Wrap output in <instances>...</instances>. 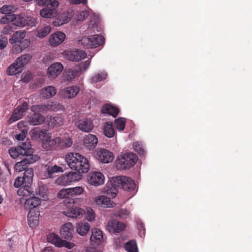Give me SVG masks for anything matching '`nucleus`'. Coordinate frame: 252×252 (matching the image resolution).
<instances>
[{
  "instance_id": "obj_19",
  "label": "nucleus",
  "mask_w": 252,
  "mask_h": 252,
  "mask_svg": "<svg viewBox=\"0 0 252 252\" xmlns=\"http://www.w3.org/2000/svg\"><path fill=\"white\" fill-rule=\"evenodd\" d=\"M94 202L96 205L103 208H112L115 205V203L111 201L109 197L104 195L96 196L94 199Z\"/></svg>"
},
{
  "instance_id": "obj_17",
  "label": "nucleus",
  "mask_w": 252,
  "mask_h": 252,
  "mask_svg": "<svg viewBox=\"0 0 252 252\" xmlns=\"http://www.w3.org/2000/svg\"><path fill=\"white\" fill-rule=\"evenodd\" d=\"M63 69V66L61 63L57 62L52 63L48 68V76L50 78H55L62 72Z\"/></svg>"
},
{
  "instance_id": "obj_35",
  "label": "nucleus",
  "mask_w": 252,
  "mask_h": 252,
  "mask_svg": "<svg viewBox=\"0 0 252 252\" xmlns=\"http://www.w3.org/2000/svg\"><path fill=\"white\" fill-rule=\"evenodd\" d=\"M29 44V42L27 40H25L19 44H14L13 46L12 52L13 54H17L23 51L26 48Z\"/></svg>"
},
{
  "instance_id": "obj_14",
  "label": "nucleus",
  "mask_w": 252,
  "mask_h": 252,
  "mask_svg": "<svg viewBox=\"0 0 252 252\" xmlns=\"http://www.w3.org/2000/svg\"><path fill=\"white\" fill-rule=\"evenodd\" d=\"M66 58L72 62H79L86 58V53L82 50H74L65 52Z\"/></svg>"
},
{
  "instance_id": "obj_51",
  "label": "nucleus",
  "mask_w": 252,
  "mask_h": 252,
  "mask_svg": "<svg viewBox=\"0 0 252 252\" xmlns=\"http://www.w3.org/2000/svg\"><path fill=\"white\" fill-rule=\"evenodd\" d=\"M115 215L122 219H127L130 217V213L128 210L122 208Z\"/></svg>"
},
{
  "instance_id": "obj_46",
  "label": "nucleus",
  "mask_w": 252,
  "mask_h": 252,
  "mask_svg": "<svg viewBox=\"0 0 252 252\" xmlns=\"http://www.w3.org/2000/svg\"><path fill=\"white\" fill-rule=\"evenodd\" d=\"M69 195L70 196L80 195L84 191V188L82 187H75L74 188H68Z\"/></svg>"
},
{
  "instance_id": "obj_54",
  "label": "nucleus",
  "mask_w": 252,
  "mask_h": 252,
  "mask_svg": "<svg viewBox=\"0 0 252 252\" xmlns=\"http://www.w3.org/2000/svg\"><path fill=\"white\" fill-rule=\"evenodd\" d=\"M47 111H55L59 110L61 106L57 102H49L46 104Z\"/></svg>"
},
{
  "instance_id": "obj_11",
  "label": "nucleus",
  "mask_w": 252,
  "mask_h": 252,
  "mask_svg": "<svg viewBox=\"0 0 252 252\" xmlns=\"http://www.w3.org/2000/svg\"><path fill=\"white\" fill-rule=\"evenodd\" d=\"M125 227V223L114 219L108 220L106 225L107 230L112 233H119L122 231Z\"/></svg>"
},
{
  "instance_id": "obj_33",
  "label": "nucleus",
  "mask_w": 252,
  "mask_h": 252,
  "mask_svg": "<svg viewBox=\"0 0 252 252\" xmlns=\"http://www.w3.org/2000/svg\"><path fill=\"white\" fill-rule=\"evenodd\" d=\"M57 90L55 87L47 86L41 90V95L45 98H48L53 97L56 94Z\"/></svg>"
},
{
  "instance_id": "obj_27",
  "label": "nucleus",
  "mask_w": 252,
  "mask_h": 252,
  "mask_svg": "<svg viewBox=\"0 0 252 252\" xmlns=\"http://www.w3.org/2000/svg\"><path fill=\"white\" fill-rule=\"evenodd\" d=\"M97 137L92 134L86 135L84 138V145L90 150L94 149L97 144Z\"/></svg>"
},
{
  "instance_id": "obj_29",
  "label": "nucleus",
  "mask_w": 252,
  "mask_h": 252,
  "mask_svg": "<svg viewBox=\"0 0 252 252\" xmlns=\"http://www.w3.org/2000/svg\"><path fill=\"white\" fill-rule=\"evenodd\" d=\"M41 203V199L38 197L34 196L31 197L26 199L24 207L25 208H29L32 210V208H35L38 207Z\"/></svg>"
},
{
  "instance_id": "obj_1",
  "label": "nucleus",
  "mask_w": 252,
  "mask_h": 252,
  "mask_svg": "<svg viewBox=\"0 0 252 252\" xmlns=\"http://www.w3.org/2000/svg\"><path fill=\"white\" fill-rule=\"evenodd\" d=\"M65 161L68 166L79 173H87L90 167L89 161L83 155L77 153H70L66 155Z\"/></svg>"
},
{
  "instance_id": "obj_64",
  "label": "nucleus",
  "mask_w": 252,
  "mask_h": 252,
  "mask_svg": "<svg viewBox=\"0 0 252 252\" xmlns=\"http://www.w3.org/2000/svg\"><path fill=\"white\" fill-rule=\"evenodd\" d=\"M12 32V27L9 25L5 26L1 30V33L5 35L10 34Z\"/></svg>"
},
{
  "instance_id": "obj_60",
  "label": "nucleus",
  "mask_w": 252,
  "mask_h": 252,
  "mask_svg": "<svg viewBox=\"0 0 252 252\" xmlns=\"http://www.w3.org/2000/svg\"><path fill=\"white\" fill-rule=\"evenodd\" d=\"M91 63V61L89 60H86L84 63H82L78 66H76L77 68H80V72H81L82 70L83 69L84 71H86L90 66Z\"/></svg>"
},
{
  "instance_id": "obj_32",
  "label": "nucleus",
  "mask_w": 252,
  "mask_h": 252,
  "mask_svg": "<svg viewBox=\"0 0 252 252\" xmlns=\"http://www.w3.org/2000/svg\"><path fill=\"white\" fill-rule=\"evenodd\" d=\"M34 113L29 119V123L33 126L42 124L45 121V118L39 113Z\"/></svg>"
},
{
  "instance_id": "obj_39",
  "label": "nucleus",
  "mask_w": 252,
  "mask_h": 252,
  "mask_svg": "<svg viewBox=\"0 0 252 252\" xmlns=\"http://www.w3.org/2000/svg\"><path fill=\"white\" fill-rule=\"evenodd\" d=\"M103 133L108 138H111L114 136L115 130L112 124L108 122L105 124L103 128Z\"/></svg>"
},
{
  "instance_id": "obj_59",
  "label": "nucleus",
  "mask_w": 252,
  "mask_h": 252,
  "mask_svg": "<svg viewBox=\"0 0 252 252\" xmlns=\"http://www.w3.org/2000/svg\"><path fill=\"white\" fill-rule=\"evenodd\" d=\"M69 191L67 189H63L60 190L57 194V197L59 198H65L69 196Z\"/></svg>"
},
{
  "instance_id": "obj_9",
  "label": "nucleus",
  "mask_w": 252,
  "mask_h": 252,
  "mask_svg": "<svg viewBox=\"0 0 252 252\" xmlns=\"http://www.w3.org/2000/svg\"><path fill=\"white\" fill-rule=\"evenodd\" d=\"M59 140L57 137L52 139L51 133L48 131L42 140V146L43 149L47 151L55 150L59 147V143L60 141Z\"/></svg>"
},
{
  "instance_id": "obj_28",
  "label": "nucleus",
  "mask_w": 252,
  "mask_h": 252,
  "mask_svg": "<svg viewBox=\"0 0 252 252\" xmlns=\"http://www.w3.org/2000/svg\"><path fill=\"white\" fill-rule=\"evenodd\" d=\"M48 132V130L40 129L39 128L35 127L30 131V134L32 139L34 140H38L39 139L42 140Z\"/></svg>"
},
{
  "instance_id": "obj_10",
  "label": "nucleus",
  "mask_w": 252,
  "mask_h": 252,
  "mask_svg": "<svg viewBox=\"0 0 252 252\" xmlns=\"http://www.w3.org/2000/svg\"><path fill=\"white\" fill-rule=\"evenodd\" d=\"M28 110V103L26 102H23L14 109L9 119V121L15 122L21 119L25 115Z\"/></svg>"
},
{
  "instance_id": "obj_34",
  "label": "nucleus",
  "mask_w": 252,
  "mask_h": 252,
  "mask_svg": "<svg viewBox=\"0 0 252 252\" xmlns=\"http://www.w3.org/2000/svg\"><path fill=\"white\" fill-rule=\"evenodd\" d=\"M23 69L20 67L17 62L11 64L6 69V74L8 75H13L22 72Z\"/></svg>"
},
{
  "instance_id": "obj_24",
  "label": "nucleus",
  "mask_w": 252,
  "mask_h": 252,
  "mask_svg": "<svg viewBox=\"0 0 252 252\" xmlns=\"http://www.w3.org/2000/svg\"><path fill=\"white\" fill-rule=\"evenodd\" d=\"M117 185H114L112 182V178L110 184H107L103 188V192L112 198H115L118 192Z\"/></svg>"
},
{
  "instance_id": "obj_63",
  "label": "nucleus",
  "mask_w": 252,
  "mask_h": 252,
  "mask_svg": "<svg viewBox=\"0 0 252 252\" xmlns=\"http://www.w3.org/2000/svg\"><path fill=\"white\" fill-rule=\"evenodd\" d=\"M27 131L26 130H23V131H21V133L17 134L15 137L18 141H24L27 135Z\"/></svg>"
},
{
  "instance_id": "obj_13",
  "label": "nucleus",
  "mask_w": 252,
  "mask_h": 252,
  "mask_svg": "<svg viewBox=\"0 0 252 252\" xmlns=\"http://www.w3.org/2000/svg\"><path fill=\"white\" fill-rule=\"evenodd\" d=\"M38 157L37 156H35V158L34 159L31 158V156H27L26 158L15 164L14 167L15 170L17 172H21L24 170L25 171L27 169L29 168H28L29 164L33 163L38 160Z\"/></svg>"
},
{
  "instance_id": "obj_12",
  "label": "nucleus",
  "mask_w": 252,
  "mask_h": 252,
  "mask_svg": "<svg viewBox=\"0 0 252 252\" xmlns=\"http://www.w3.org/2000/svg\"><path fill=\"white\" fill-rule=\"evenodd\" d=\"M88 183L94 186H99L104 183L105 177L100 172H92L90 173L88 179Z\"/></svg>"
},
{
  "instance_id": "obj_40",
  "label": "nucleus",
  "mask_w": 252,
  "mask_h": 252,
  "mask_svg": "<svg viewBox=\"0 0 252 252\" xmlns=\"http://www.w3.org/2000/svg\"><path fill=\"white\" fill-rule=\"evenodd\" d=\"M47 240L49 242L54 244L56 247H62V239L58 235L55 233H51L48 236Z\"/></svg>"
},
{
  "instance_id": "obj_52",
  "label": "nucleus",
  "mask_w": 252,
  "mask_h": 252,
  "mask_svg": "<svg viewBox=\"0 0 252 252\" xmlns=\"http://www.w3.org/2000/svg\"><path fill=\"white\" fill-rule=\"evenodd\" d=\"M31 110L37 113L47 111L46 104L33 105L31 107Z\"/></svg>"
},
{
  "instance_id": "obj_31",
  "label": "nucleus",
  "mask_w": 252,
  "mask_h": 252,
  "mask_svg": "<svg viewBox=\"0 0 252 252\" xmlns=\"http://www.w3.org/2000/svg\"><path fill=\"white\" fill-rule=\"evenodd\" d=\"M31 185L26 184L17 190V194L23 197H28L31 195H34L33 191L31 187Z\"/></svg>"
},
{
  "instance_id": "obj_49",
  "label": "nucleus",
  "mask_w": 252,
  "mask_h": 252,
  "mask_svg": "<svg viewBox=\"0 0 252 252\" xmlns=\"http://www.w3.org/2000/svg\"><path fill=\"white\" fill-rule=\"evenodd\" d=\"M125 119L123 118H118L117 119H115V120L116 127L118 130L120 131H122L125 129Z\"/></svg>"
},
{
  "instance_id": "obj_38",
  "label": "nucleus",
  "mask_w": 252,
  "mask_h": 252,
  "mask_svg": "<svg viewBox=\"0 0 252 252\" xmlns=\"http://www.w3.org/2000/svg\"><path fill=\"white\" fill-rule=\"evenodd\" d=\"M90 229V225L88 222H81L78 224L77 231L81 236H85Z\"/></svg>"
},
{
  "instance_id": "obj_43",
  "label": "nucleus",
  "mask_w": 252,
  "mask_h": 252,
  "mask_svg": "<svg viewBox=\"0 0 252 252\" xmlns=\"http://www.w3.org/2000/svg\"><path fill=\"white\" fill-rule=\"evenodd\" d=\"M63 118L61 116L50 117L48 125L51 127L63 125Z\"/></svg>"
},
{
  "instance_id": "obj_2",
  "label": "nucleus",
  "mask_w": 252,
  "mask_h": 252,
  "mask_svg": "<svg viewBox=\"0 0 252 252\" xmlns=\"http://www.w3.org/2000/svg\"><path fill=\"white\" fill-rule=\"evenodd\" d=\"M112 182L114 185H117L119 188L124 190L133 192V194L137 190V188L134 181L130 177L125 176H116L112 178Z\"/></svg>"
},
{
  "instance_id": "obj_58",
  "label": "nucleus",
  "mask_w": 252,
  "mask_h": 252,
  "mask_svg": "<svg viewBox=\"0 0 252 252\" xmlns=\"http://www.w3.org/2000/svg\"><path fill=\"white\" fill-rule=\"evenodd\" d=\"M17 127L21 131L23 132V130H26L27 133L28 131V124L26 121H20L17 124Z\"/></svg>"
},
{
  "instance_id": "obj_56",
  "label": "nucleus",
  "mask_w": 252,
  "mask_h": 252,
  "mask_svg": "<svg viewBox=\"0 0 252 252\" xmlns=\"http://www.w3.org/2000/svg\"><path fill=\"white\" fill-rule=\"evenodd\" d=\"M13 14H8L7 15H5L0 18V23L3 24H6L9 23L10 22H13Z\"/></svg>"
},
{
  "instance_id": "obj_41",
  "label": "nucleus",
  "mask_w": 252,
  "mask_h": 252,
  "mask_svg": "<svg viewBox=\"0 0 252 252\" xmlns=\"http://www.w3.org/2000/svg\"><path fill=\"white\" fill-rule=\"evenodd\" d=\"M124 248L127 252H138L136 242L135 240H129L124 245Z\"/></svg>"
},
{
  "instance_id": "obj_57",
  "label": "nucleus",
  "mask_w": 252,
  "mask_h": 252,
  "mask_svg": "<svg viewBox=\"0 0 252 252\" xmlns=\"http://www.w3.org/2000/svg\"><path fill=\"white\" fill-rule=\"evenodd\" d=\"M26 26L29 27H32L35 26L36 23V20L35 18L31 16H26Z\"/></svg>"
},
{
  "instance_id": "obj_30",
  "label": "nucleus",
  "mask_w": 252,
  "mask_h": 252,
  "mask_svg": "<svg viewBox=\"0 0 252 252\" xmlns=\"http://www.w3.org/2000/svg\"><path fill=\"white\" fill-rule=\"evenodd\" d=\"M101 111L102 113L109 114L114 117H116L119 112L118 108L108 104L104 105Z\"/></svg>"
},
{
  "instance_id": "obj_48",
  "label": "nucleus",
  "mask_w": 252,
  "mask_h": 252,
  "mask_svg": "<svg viewBox=\"0 0 252 252\" xmlns=\"http://www.w3.org/2000/svg\"><path fill=\"white\" fill-rule=\"evenodd\" d=\"M15 8L11 5H4L0 8V12L6 15L12 14L15 12Z\"/></svg>"
},
{
  "instance_id": "obj_61",
  "label": "nucleus",
  "mask_w": 252,
  "mask_h": 252,
  "mask_svg": "<svg viewBox=\"0 0 252 252\" xmlns=\"http://www.w3.org/2000/svg\"><path fill=\"white\" fill-rule=\"evenodd\" d=\"M13 34L15 37H17L19 43L22 42L21 40L23 39L26 36L25 32L21 31H17Z\"/></svg>"
},
{
  "instance_id": "obj_8",
  "label": "nucleus",
  "mask_w": 252,
  "mask_h": 252,
  "mask_svg": "<svg viewBox=\"0 0 252 252\" xmlns=\"http://www.w3.org/2000/svg\"><path fill=\"white\" fill-rule=\"evenodd\" d=\"M33 176V171L32 168H30L27 169L24 173L23 177H18L16 178L14 182V186L15 188H20L21 187L28 185H31L32 183Z\"/></svg>"
},
{
  "instance_id": "obj_37",
  "label": "nucleus",
  "mask_w": 252,
  "mask_h": 252,
  "mask_svg": "<svg viewBox=\"0 0 252 252\" xmlns=\"http://www.w3.org/2000/svg\"><path fill=\"white\" fill-rule=\"evenodd\" d=\"M9 153L11 157L13 158H16L20 155H25L24 150L19 147V146L11 148L9 150Z\"/></svg>"
},
{
  "instance_id": "obj_45",
  "label": "nucleus",
  "mask_w": 252,
  "mask_h": 252,
  "mask_svg": "<svg viewBox=\"0 0 252 252\" xmlns=\"http://www.w3.org/2000/svg\"><path fill=\"white\" fill-rule=\"evenodd\" d=\"M57 138H58L60 140L59 141H60L59 143V147L61 149L69 148L72 144V141L69 137L63 138L58 137Z\"/></svg>"
},
{
  "instance_id": "obj_42",
  "label": "nucleus",
  "mask_w": 252,
  "mask_h": 252,
  "mask_svg": "<svg viewBox=\"0 0 252 252\" xmlns=\"http://www.w3.org/2000/svg\"><path fill=\"white\" fill-rule=\"evenodd\" d=\"M32 56L29 54H24L18 58L16 60L17 63L23 69L24 66L27 64L31 60Z\"/></svg>"
},
{
  "instance_id": "obj_53",
  "label": "nucleus",
  "mask_w": 252,
  "mask_h": 252,
  "mask_svg": "<svg viewBox=\"0 0 252 252\" xmlns=\"http://www.w3.org/2000/svg\"><path fill=\"white\" fill-rule=\"evenodd\" d=\"M133 148L134 150L137 152L140 155H144L145 154V150L142 145L138 142H135L133 143Z\"/></svg>"
},
{
  "instance_id": "obj_55",
  "label": "nucleus",
  "mask_w": 252,
  "mask_h": 252,
  "mask_svg": "<svg viewBox=\"0 0 252 252\" xmlns=\"http://www.w3.org/2000/svg\"><path fill=\"white\" fill-rule=\"evenodd\" d=\"M86 217L88 221H92L94 220L95 217L94 211L90 208L87 209Z\"/></svg>"
},
{
  "instance_id": "obj_5",
  "label": "nucleus",
  "mask_w": 252,
  "mask_h": 252,
  "mask_svg": "<svg viewBox=\"0 0 252 252\" xmlns=\"http://www.w3.org/2000/svg\"><path fill=\"white\" fill-rule=\"evenodd\" d=\"M82 177L80 173L70 171L59 177L56 183L60 185L67 186L79 181Z\"/></svg>"
},
{
  "instance_id": "obj_7",
  "label": "nucleus",
  "mask_w": 252,
  "mask_h": 252,
  "mask_svg": "<svg viewBox=\"0 0 252 252\" xmlns=\"http://www.w3.org/2000/svg\"><path fill=\"white\" fill-rule=\"evenodd\" d=\"M47 2L48 4L44 5L46 7L40 10V14L43 18H51L56 16L59 2L58 0H48Z\"/></svg>"
},
{
  "instance_id": "obj_20",
  "label": "nucleus",
  "mask_w": 252,
  "mask_h": 252,
  "mask_svg": "<svg viewBox=\"0 0 252 252\" xmlns=\"http://www.w3.org/2000/svg\"><path fill=\"white\" fill-rule=\"evenodd\" d=\"M79 92L80 88L78 86L73 85L61 90V94L64 97L71 98L76 96Z\"/></svg>"
},
{
  "instance_id": "obj_3",
  "label": "nucleus",
  "mask_w": 252,
  "mask_h": 252,
  "mask_svg": "<svg viewBox=\"0 0 252 252\" xmlns=\"http://www.w3.org/2000/svg\"><path fill=\"white\" fill-rule=\"evenodd\" d=\"M104 37L99 34H94L90 37H83L78 40V44L87 48H96L104 44Z\"/></svg>"
},
{
  "instance_id": "obj_36",
  "label": "nucleus",
  "mask_w": 252,
  "mask_h": 252,
  "mask_svg": "<svg viewBox=\"0 0 252 252\" xmlns=\"http://www.w3.org/2000/svg\"><path fill=\"white\" fill-rule=\"evenodd\" d=\"M13 24L20 27H26V16H22L21 15L13 14Z\"/></svg>"
},
{
  "instance_id": "obj_62",
  "label": "nucleus",
  "mask_w": 252,
  "mask_h": 252,
  "mask_svg": "<svg viewBox=\"0 0 252 252\" xmlns=\"http://www.w3.org/2000/svg\"><path fill=\"white\" fill-rule=\"evenodd\" d=\"M19 146V147H21L22 149L24 150L26 155L27 153V150H29L31 148V144H30V142L28 140H27L25 142H22L21 144Z\"/></svg>"
},
{
  "instance_id": "obj_25",
  "label": "nucleus",
  "mask_w": 252,
  "mask_h": 252,
  "mask_svg": "<svg viewBox=\"0 0 252 252\" xmlns=\"http://www.w3.org/2000/svg\"><path fill=\"white\" fill-rule=\"evenodd\" d=\"M74 231V227L70 222H67L64 224L60 230L61 236L65 239H71L73 232Z\"/></svg>"
},
{
  "instance_id": "obj_23",
  "label": "nucleus",
  "mask_w": 252,
  "mask_h": 252,
  "mask_svg": "<svg viewBox=\"0 0 252 252\" xmlns=\"http://www.w3.org/2000/svg\"><path fill=\"white\" fill-rule=\"evenodd\" d=\"M65 37V35L64 33L56 32L51 35L49 42L52 46L56 47L63 43Z\"/></svg>"
},
{
  "instance_id": "obj_26",
  "label": "nucleus",
  "mask_w": 252,
  "mask_h": 252,
  "mask_svg": "<svg viewBox=\"0 0 252 252\" xmlns=\"http://www.w3.org/2000/svg\"><path fill=\"white\" fill-rule=\"evenodd\" d=\"M39 212L31 210L28 214V223L30 227L35 228L39 223Z\"/></svg>"
},
{
  "instance_id": "obj_44",
  "label": "nucleus",
  "mask_w": 252,
  "mask_h": 252,
  "mask_svg": "<svg viewBox=\"0 0 252 252\" xmlns=\"http://www.w3.org/2000/svg\"><path fill=\"white\" fill-rule=\"evenodd\" d=\"M107 74L105 72H101L94 74L91 78L92 83H95L106 79Z\"/></svg>"
},
{
  "instance_id": "obj_50",
  "label": "nucleus",
  "mask_w": 252,
  "mask_h": 252,
  "mask_svg": "<svg viewBox=\"0 0 252 252\" xmlns=\"http://www.w3.org/2000/svg\"><path fill=\"white\" fill-rule=\"evenodd\" d=\"M51 31V28L49 26H45L37 32V36L39 37L42 38L47 35Z\"/></svg>"
},
{
  "instance_id": "obj_4",
  "label": "nucleus",
  "mask_w": 252,
  "mask_h": 252,
  "mask_svg": "<svg viewBox=\"0 0 252 252\" xmlns=\"http://www.w3.org/2000/svg\"><path fill=\"white\" fill-rule=\"evenodd\" d=\"M137 160V156L135 154L127 153L122 154L117 159V163L120 167L126 169L133 166Z\"/></svg>"
},
{
  "instance_id": "obj_22",
  "label": "nucleus",
  "mask_w": 252,
  "mask_h": 252,
  "mask_svg": "<svg viewBox=\"0 0 252 252\" xmlns=\"http://www.w3.org/2000/svg\"><path fill=\"white\" fill-rule=\"evenodd\" d=\"M80 74V68L76 67L73 68H69L65 70L63 73V77L65 81L71 82Z\"/></svg>"
},
{
  "instance_id": "obj_18",
  "label": "nucleus",
  "mask_w": 252,
  "mask_h": 252,
  "mask_svg": "<svg viewBox=\"0 0 252 252\" xmlns=\"http://www.w3.org/2000/svg\"><path fill=\"white\" fill-rule=\"evenodd\" d=\"M76 125L79 130L84 132H89L94 128L93 122L89 119H82L76 122Z\"/></svg>"
},
{
  "instance_id": "obj_47",
  "label": "nucleus",
  "mask_w": 252,
  "mask_h": 252,
  "mask_svg": "<svg viewBox=\"0 0 252 252\" xmlns=\"http://www.w3.org/2000/svg\"><path fill=\"white\" fill-rule=\"evenodd\" d=\"M35 194L41 200H46L47 198L46 190L43 187H38L36 189Z\"/></svg>"
},
{
  "instance_id": "obj_16",
  "label": "nucleus",
  "mask_w": 252,
  "mask_h": 252,
  "mask_svg": "<svg viewBox=\"0 0 252 252\" xmlns=\"http://www.w3.org/2000/svg\"><path fill=\"white\" fill-rule=\"evenodd\" d=\"M96 155L100 161L105 163L112 161L114 158L113 154L105 149H101L98 151Z\"/></svg>"
},
{
  "instance_id": "obj_6",
  "label": "nucleus",
  "mask_w": 252,
  "mask_h": 252,
  "mask_svg": "<svg viewBox=\"0 0 252 252\" xmlns=\"http://www.w3.org/2000/svg\"><path fill=\"white\" fill-rule=\"evenodd\" d=\"M74 203V200H65L63 201V203L67 204V207L68 209L67 211H63V213L67 217L80 219L85 214V212L84 210L80 208L77 207L72 204Z\"/></svg>"
},
{
  "instance_id": "obj_21",
  "label": "nucleus",
  "mask_w": 252,
  "mask_h": 252,
  "mask_svg": "<svg viewBox=\"0 0 252 252\" xmlns=\"http://www.w3.org/2000/svg\"><path fill=\"white\" fill-rule=\"evenodd\" d=\"M103 240V234L102 231L98 228L93 229L90 237L92 245L94 247L97 246L102 242Z\"/></svg>"
},
{
  "instance_id": "obj_15",
  "label": "nucleus",
  "mask_w": 252,
  "mask_h": 252,
  "mask_svg": "<svg viewBox=\"0 0 252 252\" xmlns=\"http://www.w3.org/2000/svg\"><path fill=\"white\" fill-rule=\"evenodd\" d=\"M63 168L54 165H46L44 167V175L46 178H53L58 176L57 174L63 172Z\"/></svg>"
}]
</instances>
